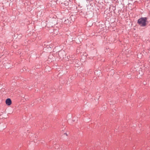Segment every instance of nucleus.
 <instances>
[{
    "label": "nucleus",
    "mask_w": 150,
    "mask_h": 150,
    "mask_svg": "<svg viewBox=\"0 0 150 150\" xmlns=\"http://www.w3.org/2000/svg\"><path fill=\"white\" fill-rule=\"evenodd\" d=\"M146 21V18H141L138 20L137 22L140 26L144 27L147 24Z\"/></svg>",
    "instance_id": "1"
},
{
    "label": "nucleus",
    "mask_w": 150,
    "mask_h": 150,
    "mask_svg": "<svg viewBox=\"0 0 150 150\" xmlns=\"http://www.w3.org/2000/svg\"><path fill=\"white\" fill-rule=\"evenodd\" d=\"M11 101L10 98L7 99L6 100V103L7 105H10L11 104Z\"/></svg>",
    "instance_id": "2"
}]
</instances>
